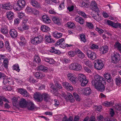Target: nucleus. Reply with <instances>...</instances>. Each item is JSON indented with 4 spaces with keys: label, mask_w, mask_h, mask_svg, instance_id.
Segmentation results:
<instances>
[{
    "label": "nucleus",
    "mask_w": 121,
    "mask_h": 121,
    "mask_svg": "<svg viewBox=\"0 0 121 121\" xmlns=\"http://www.w3.org/2000/svg\"><path fill=\"white\" fill-rule=\"evenodd\" d=\"M26 3L25 1L24 0H18L16 4L13 7V8L16 11L20 10L24 7Z\"/></svg>",
    "instance_id": "obj_1"
},
{
    "label": "nucleus",
    "mask_w": 121,
    "mask_h": 121,
    "mask_svg": "<svg viewBox=\"0 0 121 121\" xmlns=\"http://www.w3.org/2000/svg\"><path fill=\"white\" fill-rule=\"evenodd\" d=\"M94 79L91 82L92 85L93 86L98 84L102 82V81L104 82V78L97 74L95 75Z\"/></svg>",
    "instance_id": "obj_2"
},
{
    "label": "nucleus",
    "mask_w": 121,
    "mask_h": 121,
    "mask_svg": "<svg viewBox=\"0 0 121 121\" xmlns=\"http://www.w3.org/2000/svg\"><path fill=\"white\" fill-rule=\"evenodd\" d=\"M43 40V36L39 35L32 39L31 40V42L34 45H37L41 43Z\"/></svg>",
    "instance_id": "obj_3"
},
{
    "label": "nucleus",
    "mask_w": 121,
    "mask_h": 121,
    "mask_svg": "<svg viewBox=\"0 0 121 121\" xmlns=\"http://www.w3.org/2000/svg\"><path fill=\"white\" fill-rule=\"evenodd\" d=\"M94 67L97 69L100 70L104 66L103 61L101 60L97 59L94 61Z\"/></svg>",
    "instance_id": "obj_4"
},
{
    "label": "nucleus",
    "mask_w": 121,
    "mask_h": 121,
    "mask_svg": "<svg viewBox=\"0 0 121 121\" xmlns=\"http://www.w3.org/2000/svg\"><path fill=\"white\" fill-rule=\"evenodd\" d=\"M69 69L71 70L76 71L80 70L82 68L81 65L77 63L70 64L69 66Z\"/></svg>",
    "instance_id": "obj_5"
},
{
    "label": "nucleus",
    "mask_w": 121,
    "mask_h": 121,
    "mask_svg": "<svg viewBox=\"0 0 121 121\" xmlns=\"http://www.w3.org/2000/svg\"><path fill=\"white\" fill-rule=\"evenodd\" d=\"M68 79L71 82L75 84L76 82L77 78L76 76L73 74L69 73L67 75Z\"/></svg>",
    "instance_id": "obj_6"
},
{
    "label": "nucleus",
    "mask_w": 121,
    "mask_h": 121,
    "mask_svg": "<svg viewBox=\"0 0 121 121\" xmlns=\"http://www.w3.org/2000/svg\"><path fill=\"white\" fill-rule=\"evenodd\" d=\"M120 60V55L119 54H114L113 56H111V62L114 64H117Z\"/></svg>",
    "instance_id": "obj_7"
},
{
    "label": "nucleus",
    "mask_w": 121,
    "mask_h": 121,
    "mask_svg": "<svg viewBox=\"0 0 121 121\" xmlns=\"http://www.w3.org/2000/svg\"><path fill=\"white\" fill-rule=\"evenodd\" d=\"M86 54L88 57L91 60H94L97 58L96 55L95 53L94 52H92L91 50H87Z\"/></svg>",
    "instance_id": "obj_8"
},
{
    "label": "nucleus",
    "mask_w": 121,
    "mask_h": 121,
    "mask_svg": "<svg viewBox=\"0 0 121 121\" xmlns=\"http://www.w3.org/2000/svg\"><path fill=\"white\" fill-rule=\"evenodd\" d=\"M0 6L2 8L6 10H10L12 8V6L10 3L9 2L0 4Z\"/></svg>",
    "instance_id": "obj_9"
},
{
    "label": "nucleus",
    "mask_w": 121,
    "mask_h": 121,
    "mask_svg": "<svg viewBox=\"0 0 121 121\" xmlns=\"http://www.w3.org/2000/svg\"><path fill=\"white\" fill-rule=\"evenodd\" d=\"M91 8L93 11L98 13L99 12V10L97 6V4L95 1L91 2Z\"/></svg>",
    "instance_id": "obj_10"
},
{
    "label": "nucleus",
    "mask_w": 121,
    "mask_h": 121,
    "mask_svg": "<svg viewBox=\"0 0 121 121\" xmlns=\"http://www.w3.org/2000/svg\"><path fill=\"white\" fill-rule=\"evenodd\" d=\"M34 98L36 101L39 102L42 101V94L39 92H36L34 95Z\"/></svg>",
    "instance_id": "obj_11"
},
{
    "label": "nucleus",
    "mask_w": 121,
    "mask_h": 121,
    "mask_svg": "<svg viewBox=\"0 0 121 121\" xmlns=\"http://www.w3.org/2000/svg\"><path fill=\"white\" fill-rule=\"evenodd\" d=\"M94 86L98 90L101 92L103 91L105 89V87L104 85L103 84L102 82H101L100 83L98 84H97Z\"/></svg>",
    "instance_id": "obj_12"
},
{
    "label": "nucleus",
    "mask_w": 121,
    "mask_h": 121,
    "mask_svg": "<svg viewBox=\"0 0 121 121\" xmlns=\"http://www.w3.org/2000/svg\"><path fill=\"white\" fill-rule=\"evenodd\" d=\"M26 107L28 109L30 110H32L34 109L35 107L33 103L31 101H29L27 102Z\"/></svg>",
    "instance_id": "obj_13"
},
{
    "label": "nucleus",
    "mask_w": 121,
    "mask_h": 121,
    "mask_svg": "<svg viewBox=\"0 0 121 121\" xmlns=\"http://www.w3.org/2000/svg\"><path fill=\"white\" fill-rule=\"evenodd\" d=\"M27 102L23 98H21L19 101V103L20 106L22 108L26 107Z\"/></svg>",
    "instance_id": "obj_14"
},
{
    "label": "nucleus",
    "mask_w": 121,
    "mask_h": 121,
    "mask_svg": "<svg viewBox=\"0 0 121 121\" xmlns=\"http://www.w3.org/2000/svg\"><path fill=\"white\" fill-rule=\"evenodd\" d=\"M18 91L24 97H28L29 95L27 91L22 89H18Z\"/></svg>",
    "instance_id": "obj_15"
},
{
    "label": "nucleus",
    "mask_w": 121,
    "mask_h": 121,
    "mask_svg": "<svg viewBox=\"0 0 121 121\" xmlns=\"http://www.w3.org/2000/svg\"><path fill=\"white\" fill-rule=\"evenodd\" d=\"M42 100L43 99L46 102H49L51 100L50 96L48 94L45 93L42 94Z\"/></svg>",
    "instance_id": "obj_16"
},
{
    "label": "nucleus",
    "mask_w": 121,
    "mask_h": 121,
    "mask_svg": "<svg viewBox=\"0 0 121 121\" xmlns=\"http://www.w3.org/2000/svg\"><path fill=\"white\" fill-rule=\"evenodd\" d=\"M63 84L64 87L68 90L72 91L73 90V88L70 84L67 82H64Z\"/></svg>",
    "instance_id": "obj_17"
},
{
    "label": "nucleus",
    "mask_w": 121,
    "mask_h": 121,
    "mask_svg": "<svg viewBox=\"0 0 121 121\" xmlns=\"http://www.w3.org/2000/svg\"><path fill=\"white\" fill-rule=\"evenodd\" d=\"M108 47L107 46H103L100 49V53L101 54H104L108 52Z\"/></svg>",
    "instance_id": "obj_18"
},
{
    "label": "nucleus",
    "mask_w": 121,
    "mask_h": 121,
    "mask_svg": "<svg viewBox=\"0 0 121 121\" xmlns=\"http://www.w3.org/2000/svg\"><path fill=\"white\" fill-rule=\"evenodd\" d=\"M52 20L54 23L58 25H60L61 22V19L59 17H53Z\"/></svg>",
    "instance_id": "obj_19"
},
{
    "label": "nucleus",
    "mask_w": 121,
    "mask_h": 121,
    "mask_svg": "<svg viewBox=\"0 0 121 121\" xmlns=\"http://www.w3.org/2000/svg\"><path fill=\"white\" fill-rule=\"evenodd\" d=\"M30 3L32 6L37 8H41V6L35 0H31Z\"/></svg>",
    "instance_id": "obj_20"
},
{
    "label": "nucleus",
    "mask_w": 121,
    "mask_h": 121,
    "mask_svg": "<svg viewBox=\"0 0 121 121\" xmlns=\"http://www.w3.org/2000/svg\"><path fill=\"white\" fill-rule=\"evenodd\" d=\"M104 77L106 79L107 81L108 82H110L113 81L112 78L110 74L108 73H105Z\"/></svg>",
    "instance_id": "obj_21"
},
{
    "label": "nucleus",
    "mask_w": 121,
    "mask_h": 121,
    "mask_svg": "<svg viewBox=\"0 0 121 121\" xmlns=\"http://www.w3.org/2000/svg\"><path fill=\"white\" fill-rule=\"evenodd\" d=\"M42 18L43 21L47 24H49L51 23V20L47 15H43L42 16Z\"/></svg>",
    "instance_id": "obj_22"
},
{
    "label": "nucleus",
    "mask_w": 121,
    "mask_h": 121,
    "mask_svg": "<svg viewBox=\"0 0 121 121\" xmlns=\"http://www.w3.org/2000/svg\"><path fill=\"white\" fill-rule=\"evenodd\" d=\"M9 34L12 38H15L17 37V33L16 30L14 29H12L9 31Z\"/></svg>",
    "instance_id": "obj_23"
},
{
    "label": "nucleus",
    "mask_w": 121,
    "mask_h": 121,
    "mask_svg": "<svg viewBox=\"0 0 121 121\" xmlns=\"http://www.w3.org/2000/svg\"><path fill=\"white\" fill-rule=\"evenodd\" d=\"M64 39L63 38L60 39L57 41L56 43L55 44V46L59 45V47H61V45L63 46L65 44Z\"/></svg>",
    "instance_id": "obj_24"
},
{
    "label": "nucleus",
    "mask_w": 121,
    "mask_h": 121,
    "mask_svg": "<svg viewBox=\"0 0 121 121\" xmlns=\"http://www.w3.org/2000/svg\"><path fill=\"white\" fill-rule=\"evenodd\" d=\"M45 41L48 43H53L55 42V41L53 40L51 38V36H50L45 35Z\"/></svg>",
    "instance_id": "obj_25"
},
{
    "label": "nucleus",
    "mask_w": 121,
    "mask_h": 121,
    "mask_svg": "<svg viewBox=\"0 0 121 121\" xmlns=\"http://www.w3.org/2000/svg\"><path fill=\"white\" fill-rule=\"evenodd\" d=\"M3 79V82L4 85H6L7 83H8L10 85L13 84V82L11 79L7 78H5Z\"/></svg>",
    "instance_id": "obj_26"
},
{
    "label": "nucleus",
    "mask_w": 121,
    "mask_h": 121,
    "mask_svg": "<svg viewBox=\"0 0 121 121\" xmlns=\"http://www.w3.org/2000/svg\"><path fill=\"white\" fill-rule=\"evenodd\" d=\"M8 18L9 20H13V18L14 14L11 11H10L7 12L6 13Z\"/></svg>",
    "instance_id": "obj_27"
},
{
    "label": "nucleus",
    "mask_w": 121,
    "mask_h": 121,
    "mask_svg": "<svg viewBox=\"0 0 121 121\" xmlns=\"http://www.w3.org/2000/svg\"><path fill=\"white\" fill-rule=\"evenodd\" d=\"M75 20L79 22L81 24H83L84 23L83 19L81 17L79 16H76L75 18Z\"/></svg>",
    "instance_id": "obj_28"
},
{
    "label": "nucleus",
    "mask_w": 121,
    "mask_h": 121,
    "mask_svg": "<svg viewBox=\"0 0 121 121\" xmlns=\"http://www.w3.org/2000/svg\"><path fill=\"white\" fill-rule=\"evenodd\" d=\"M91 92V90L89 87H86L85 88L83 91V93L85 95H89Z\"/></svg>",
    "instance_id": "obj_29"
},
{
    "label": "nucleus",
    "mask_w": 121,
    "mask_h": 121,
    "mask_svg": "<svg viewBox=\"0 0 121 121\" xmlns=\"http://www.w3.org/2000/svg\"><path fill=\"white\" fill-rule=\"evenodd\" d=\"M114 103V102L113 101L110 102L105 101L103 103V105L106 107H109L112 106Z\"/></svg>",
    "instance_id": "obj_30"
},
{
    "label": "nucleus",
    "mask_w": 121,
    "mask_h": 121,
    "mask_svg": "<svg viewBox=\"0 0 121 121\" xmlns=\"http://www.w3.org/2000/svg\"><path fill=\"white\" fill-rule=\"evenodd\" d=\"M35 75L36 77L39 79H41L45 76V75L44 74L40 73L39 72L35 73Z\"/></svg>",
    "instance_id": "obj_31"
},
{
    "label": "nucleus",
    "mask_w": 121,
    "mask_h": 121,
    "mask_svg": "<svg viewBox=\"0 0 121 121\" xmlns=\"http://www.w3.org/2000/svg\"><path fill=\"white\" fill-rule=\"evenodd\" d=\"M81 82V84L82 86H84L86 85L88 82V81L86 78L85 79H80L79 81Z\"/></svg>",
    "instance_id": "obj_32"
},
{
    "label": "nucleus",
    "mask_w": 121,
    "mask_h": 121,
    "mask_svg": "<svg viewBox=\"0 0 121 121\" xmlns=\"http://www.w3.org/2000/svg\"><path fill=\"white\" fill-rule=\"evenodd\" d=\"M41 29L43 32H47L50 30V29L49 27L48 26L42 25L41 26Z\"/></svg>",
    "instance_id": "obj_33"
},
{
    "label": "nucleus",
    "mask_w": 121,
    "mask_h": 121,
    "mask_svg": "<svg viewBox=\"0 0 121 121\" xmlns=\"http://www.w3.org/2000/svg\"><path fill=\"white\" fill-rule=\"evenodd\" d=\"M62 34L57 32H55L53 34V36L56 38H59L61 37L62 36Z\"/></svg>",
    "instance_id": "obj_34"
},
{
    "label": "nucleus",
    "mask_w": 121,
    "mask_h": 121,
    "mask_svg": "<svg viewBox=\"0 0 121 121\" xmlns=\"http://www.w3.org/2000/svg\"><path fill=\"white\" fill-rule=\"evenodd\" d=\"M1 33L4 34H7L8 33V30L6 26L2 27L1 29Z\"/></svg>",
    "instance_id": "obj_35"
},
{
    "label": "nucleus",
    "mask_w": 121,
    "mask_h": 121,
    "mask_svg": "<svg viewBox=\"0 0 121 121\" xmlns=\"http://www.w3.org/2000/svg\"><path fill=\"white\" fill-rule=\"evenodd\" d=\"M80 41L84 43L86 42V40L85 35L84 34H81L79 35Z\"/></svg>",
    "instance_id": "obj_36"
},
{
    "label": "nucleus",
    "mask_w": 121,
    "mask_h": 121,
    "mask_svg": "<svg viewBox=\"0 0 121 121\" xmlns=\"http://www.w3.org/2000/svg\"><path fill=\"white\" fill-rule=\"evenodd\" d=\"M4 66L6 69L8 68V66L9 65V59L6 58L4 59L3 62Z\"/></svg>",
    "instance_id": "obj_37"
},
{
    "label": "nucleus",
    "mask_w": 121,
    "mask_h": 121,
    "mask_svg": "<svg viewBox=\"0 0 121 121\" xmlns=\"http://www.w3.org/2000/svg\"><path fill=\"white\" fill-rule=\"evenodd\" d=\"M67 95L68 97L69 100L71 102H73L74 101V99L73 98L72 95L69 93H68Z\"/></svg>",
    "instance_id": "obj_38"
},
{
    "label": "nucleus",
    "mask_w": 121,
    "mask_h": 121,
    "mask_svg": "<svg viewBox=\"0 0 121 121\" xmlns=\"http://www.w3.org/2000/svg\"><path fill=\"white\" fill-rule=\"evenodd\" d=\"M13 105L14 106H16L18 104V99L15 97H13L12 100Z\"/></svg>",
    "instance_id": "obj_39"
},
{
    "label": "nucleus",
    "mask_w": 121,
    "mask_h": 121,
    "mask_svg": "<svg viewBox=\"0 0 121 121\" xmlns=\"http://www.w3.org/2000/svg\"><path fill=\"white\" fill-rule=\"evenodd\" d=\"M13 70H16L19 72L20 69H19V67L17 64H16L13 66Z\"/></svg>",
    "instance_id": "obj_40"
},
{
    "label": "nucleus",
    "mask_w": 121,
    "mask_h": 121,
    "mask_svg": "<svg viewBox=\"0 0 121 121\" xmlns=\"http://www.w3.org/2000/svg\"><path fill=\"white\" fill-rule=\"evenodd\" d=\"M34 9L30 7H27L25 9V11L28 13H33Z\"/></svg>",
    "instance_id": "obj_41"
},
{
    "label": "nucleus",
    "mask_w": 121,
    "mask_h": 121,
    "mask_svg": "<svg viewBox=\"0 0 121 121\" xmlns=\"http://www.w3.org/2000/svg\"><path fill=\"white\" fill-rule=\"evenodd\" d=\"M85 26L90 29H92L94 27L93 24L91 23L90 22H86Z\"/></svg>",
    "instance_id": "obj_42"
},
{
    "label": "nucleus",
    "mask_w": 121,
    "mask_h": 121,
    "mask_svg": "<svg viewBox=\"0 0 121 121\" xmlns=\"http://www.w3.org/2000/svg\"><path fill=\"white\" fill-rule=\"evenodd\" d=\"M38 69H39L41 71L43 72L47 71L48 70V68L43 66H39L38 67Z\"/></svg>",
    "instance_id": "obj_43"
},
{
    "label": "nucleus",
    "mask_w": 121,
    "mask_h": 121,
    "mask_svg": "<svg viewBox=\"0 0 121 121\" xmlns=\"http://www.w3.org/2000/svg\"><path fill=\"white\" fill-rule=\"evenodd\" d=\"M34 60L36 62L38 63L39 64H40L39 63L41 61L40 57L38 56H35Z\"/></svg>",
    "instance_id": "obj_44"
},
{
    "label": "nucleus",
    "mask_w": 121,
    "mask_h": 121,
    "mask_svg": "<svg viewBox=\"0 0 121 121\" xmlns=\"http://www.w3.org/2000/svg\"><path fill=\"white\" fill-rule=\"evenodd\" d=\"M62 121H73V119L70 117L68 118L67 116H65L63 117Z\"/></svg>",
    "instance_id": "obj_45"
},
{
    "label": "nucleus",
    "mask_w": 121,
    "mask_h": 121,
    "mask_svg": "<svg viewBox=\"0 0 121 121\" xmlns=\"http://www.w3.org/2000/svg\"><path fill=\"white\" fill-rule=\"evenodd\" d=\"M69 56L70 57H74L76 55L75 52L70 51L68 52Z\"/></svg>",
    "instance_id": "obj_46"
},
{
    "label": "nucleus",
    "mask_w": 121,
    "mask_h": 121,
    "mask_svg": "<svg viewBox=\"0 0 121 121\" xmlns=\"http://www.w3.org/2000/svg\"><path fill=\"white\" fill-rule=\"evenodd\" d=\"M95 30L100 34H102L104 32V30L101 29L99 27L96 26L95 29Z\"/></svg>",
    "instance_id": "obj_47"
},
{
    "label": "nucleus",
    "mask_w": 121,
    "mask_h": 121,
    "mask_svg": "<svg viewBox=\"0 0 121 121\" xmlns=\"http://www.w3.org/2000/svg\"><path fill=\"white\" fill-rule=\"evenodd\" d=\"M115 45V47L118 48L120 52L121 51V44L119 43L116 42Z\"/></svg>",
    "instance_id": "obj_48"
},
{
    "label": "nucleus",
    "mask_w": 121,
    "mask_h": 121,
    "mask_svg": "<svg viewBox=\"0 0 121 121\" xmlns=\"http://www.w3.org/2000/svg\"><path fill=\"white\" fill-rule=\"evenodd\" d=\"M73 95L74 98L77 101H79L80 100V98L77 94L75 93H73Z\"/></svg>",
    "instance_id": "obj_49"
},
{
    "label": "nucleus",
    "mask_w": 121,
    "mask_h": 121,
    "mask_svg": "<svg viewBox=\"0 0 121 121\" xmlns=\"http://www.w3.org/2000/svg\"><path fill=\"white\" fill-rule=\"evenodd\" d=\"M52 90L51 91L52 93L54 94H57L58 93V89L56 87L51 88Z\"/></svg>",
    "instance_id": "obj_50"
},
{
    "label": "nucleus",
    "mask_w": 121,
    "mask_h": 121,
    "mask_svg": "<svg viewBox=\"0 0 121 121\" xmlns=\"http://www.w3.org/2000/svg\"><path fill=\"white\" fill-rule=\"evenodd\" d=\"M5 47L8 50H9L11 48L9 43L8 41H6L5 42Z\"/></svg>",
    "instance_id": "obj_51"
},
{
    "label": "nucleus",
    "mask_w": 121,
    "mask_h": 121,
    "mask_svg": "<svg viewBox=\"0 0 121 121\" xmlns=\"http://www.w3.org/2000/svg\"><path fill=\"white\" fill-rule=\"evenodd\" d=\"M114 107L115 109L118 111H120L121 110V104H117L115 105Z\"/></svg>",
    "instance_id": "obj_52"
},
{
    "label": "nucleus",
    "mask_w": 121,
    "mask_h": 121,
    "mask_svg": "<svg viewBox=\"0 0 121 121\" xmlns=\"http://www.w3.org/2000/svg\"><path fill=\"white\" fill-rule=\"evenodd\" d=\"M78 13L80 15H81L84 18H86V15L85 13L81 11H78Z\"/></svg>",
    "instance_id": "obj_53"
},
{
    "label": "nucleus",
    "mask_w": 121,
    "mask_h": 121,
    "mask_svg": "<svg viewBox=\"0 0 121 121\" xmlns=\"http://www.w3.org/2000/svg\"><path fill=\"white\" fill-rule=\"evenodd\" d=\"M74 24L73 23L71 22H69L67 24V26L70 27V28H73L74 26Z\"/></svg>",
    "instance_id": "obj_54"
},
{
    "label": "nucleus",
    "mask_w": 121,
    "mask_h": 121,
    "mask_svg": "<svg viewBox=\"0 0 121 121\" xmlns=\"http://www.w3.org/2000/svg\"><path fill=\"white\" fill-rule=\"evenodd\" d=\"M86 77L84 75L81 74H80L78 75V78L79 80H80V79H85L86 78Z\"/></svg>",
    "instance_id": "obj_55"
},
{
    "label": "nucleus",
    "mask_w": 121,
    "mask_h": 121,
    "mask_svg": "<svg viewBox=\"0 0 121 121\" xmlns=\"http://www.w3.org/2000/svg\"><path fill=\"white\" fill-rule=\"evenodd\" d=\"M72 46L73 45L72 44H67L65 43L63 46L61 45L60 47L61 48H64L66 47H69L71 46Z\"/></svg>",
    "instance_id": "obj_56"
},
{
    "label": "nucleus",
    "mask_w": 121,
    "mask_h": 121,
    "mask_svg": "<svg viewBox=\"0 0 121 121\" xmlns=\"http://www.w3.org/2000/svg\"><path fill=\"white\" fill-rule=\"evenodd\" d=\"M25 15L24 13L22 12H19L18 14V17L20 18L23 17Z\"/></svg>",
    "instance_id": "obj_57"
},
{
    "label": "nucleus",
    "mask_w": 121,
    "mask_h": 121,
    "mask_svg": "<svg viewBox=\"0 0 121 121\" xmlns=\"http://www.w3.org/2000/svg\"><path fill=\"white\" fill-rule=\"evenodd\" d=\"M54 101V105L55 107H57L59 106V103L58 100L56 99H55Z\"/></svg>",
    "instance_id": "obj_58"
},
{
    "label": "nucleus",
    "mask_w": 121,
    "mask_h": 121,
    "mask_svg": "<svg viewBox=\"0 0 121 121\" xmlns=\"http://www.w3.org/2000/svg\"><path fill=\"white\" fill-rule=\"evenodd\" d=\"M75 55L76 54L79 55L82 52L79 49L77 48L75 50Z\"/></svg>",
    "instance_id": "obj_59"
},
{
    "label": "nucleus",
    "mask_w": 121,
    "mask_h": 121,
    "mask_svg": "<svg viewBox=\"0 0 121 121\" xmlns=\"http://www.w3.org/2000/svg\"><path fill=\"white\" fill-rule=\"evenodd\" d=\"M116 84L117 85H118L121 84L120 83V77H118L116 79Z\"/></svg>",
    "instance_id": "obj_60"
},
{
    "label": "nucleus",
    "mask_w": 121,
    "mask_h": 121,
    "mask_svg": "<svg viewBox=\"0 0 121 121\" xmlns=\"http://www.w3.org/2000/svg\"><path fill=\"white\" fill-rule=\"evenodd\" d=\"M63 61L65 63L67 64L69 63L71 61V60L70 59L65 58L63 60Z\"/></svg>",
    "instance_id": "obj_61"
},
{
    "label": "nucleus",
    "mask_w": 121,
    "mask_h": 121,
    "mask_svg": "<svg viewBox=\"0 0 121 121\" xmlns=\"http://www.w3.org/2000/svg\"><path fill=\"white\" fill-rule=\"evenodd\" d=\"M91 48L92 49H94L95 48L98 49V46L96 44H92L91 46Z\"/></svg>",
    "instance_id": "obj_62"
},
{
    "label": "nucleus",
    "mask_w": 121,
    "mask_h": 121,
    "mask_svg": "<svg viewBox=\"0 0 121 121\" xmlns=\"http://www.w3.org/2000/svg\"><path fill=\"white\" fill-rule=\"evenodd\" d=\"M67 9L69 12L72 11L74 9V6L73 5H72L71 6H68Z\"/></svg>",
    "instance_id": "obj_63"
},
{
    "label": "nucleus",
    "mask_w": 121,
    "mask_h": 121,
    "mask_svg": "<svg viewBox=\"0 0 121 121\" xmlns=\"http://www.w3.org/2000/svg\"><path fill=\"white\" fill-rule=\"evenodd\" d=\"M6 56L4 55L0 54V60H2L6 58Z\"/></svg>",
    "instance_id": "obj_64"
}]
</instances>
